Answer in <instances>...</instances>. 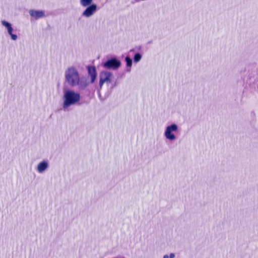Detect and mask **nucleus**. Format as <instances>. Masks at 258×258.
Wrapping results in <instances>:
<instances>
[{"label":"nucleus","mask_w":258,"mask_h":258,"mask_svg":"<svg viewBox=\"0 0 258 258\" xmlns=\"http://www.w3.org/2000/svg\"><path fill=\"white\" fill-rule=\"evenodd\" d=\"M49 167V161L47 160H43L38 163L36 167V170L38 173L42 174L47 170Z\"/></svg>","instance_id":"obj_7"},{"label":"nucleus","mask_w":258,"mask_h":258,"mask_svg":"<svg viewBox=\"0 0 258 258\" xmlns=\"http://www.w3.org/2000/svg\"><path fill=\"white\" fill-rule=\"evenodd\" d=\"M88 72L89 76L91 78V82L94 83L97 76L96 70L95 67L89 66L88 67Z\"/></svg>","instance_id":"obj_9"},{"label":"nucleus","mask_w":258,"mask_h":258,"mask_svg":"<svg viewBox=\"0 0 258 258\" xmlns=\"http://www.w3.org/2000/svg\"><path fill=\"white\" fill-rule=\"evenodd\" d=\"M1 24L4 27H5V29L7 30L8 33L11 31H14V30L12 27V24L8 21H6L5 20H2L1 21Z\"/></svg>","instance_id":"obj_10"},{"label":"nucleus","mask_w":258,"mask_h":258,"mask_svg":"<svg viewBox=\"0 0 258 258\" xmlns=\"http://www.w3.org/2000/svg\"><path fill=\"white\" fill-rule=\"evenodd\" d=\"M81 99L79 93L75 91L67 89L63 90L62 96L61 106L64 110H68L71 106L77 104Z\"/></svg>","instance_id":"obj_2"},{"label":"nucleus","mask_w":258,"mask_h":258,"mask_svg":"<svg viewBox=\"0 0 258 258\" xmlns=\"http://www.w3.org/2000/svg\"><path fill=\"white\" fill-rule=\"evenodd\" d=\"M142 55L139 53H136L134 57V60L135 62H138L141 60Z\"/></svg>","instance_id":"obj_12"},{"label":"nucleus","mask_w":258,"mask_h":258,"mask_svg":"<svg viewBox=\"0 0 258 258\" xmlns=\"http://www.w3.org/2000/svg\"><path fill=\"white\" fill-rule=\"evenodd\" d=\"M175 254L173 253H171L169 255L165 254L163 256V258H174Z\"/></svg>","instance_id":"obj_15"},{"label":"nucleus","mask_w":258,"mask_h":258,"mask_svg":"<svg viewBox=\"0 0 258 258\" xmlns=\"http://www.w3.org/2000/svg\"><path fill=\"white\" fill-rule=\"evenodd\" d=\"M86 8V9L82 14V16L85 18L92 17L97 11V6L95 4H92Z\"/></svg>","instance_id":"obj_6"},{"label":"nucleus","mask_w":258,"mask_h":258,"mask_svg":"<svg viewBox=\"0 0 258 258\" xmlns=\"http://www.w3.org/2000/svg\"><path fill=\"white\" fill-rule=\"evenodd\" d=\"M127 71L128 72H130V69H127Z\"/></svg>","instance_id":"obj_16"},{"label":"nucleus","mask_w":258,"mask_h":258,"mask_svg":"<svg viewBox=\"0 0 258 258\" xmlns=\"http://www.w3.org/2000/svg\"><path fill=\"white\" fill-rule=\"evenodd\" d=\"M102 66L105 69L116 70L120 67L121 62L116 57H112L104 62Z\"/></svg>","instance_id":"obj_5"},{"label":"nucleus","mask_w":258,"mask_h":258,"mask_svg":"<svg viewBox=\"0 0 258 258\" xmlns=\"http://www.w3.org/2000/svg\"><path fill=\"white\" fill-rule=\"evenodd\" d=\"M30 16L37 20L45 17V12L43 11L31 9L29 11Z\"/></svg>","instance_id":"obj_8"},{"label":"nucleus","mask_w":258,"mask_h":258,"mask_svg":"<svg viewBox=\"0 0 258 258\" xmlns=\"http://www.w3.org/2000/svg\"><path fill=\"white\" fill-rule=\"evenodd\" d=\"M93 0H80V4L83 7H87L92 4Z\"/></svg>","instance_id":"obj_11"},{"label":"nucleus","mask_w":258,"mask_h":258,"mask_svg":"<svg viewBox=\"0 0 258 258\" xmlns=\"http://www.w3.org/2000/svg\"><path fill=\"white\" fill-rule=\"evenodd\" d=\"M177 130V125L175 124H172L166 127L164 136L166 139L172 141L176 139V135L174 133Z\"/></svg>","instance_id":"obj_4"},{"label":"nucleus","mask_w":258,"mask_h":258,"mask_svg":"<svg viewBox=\"0 0 258 258\" xmlns=\"http://www.w3.org/2000/svg\"><path fill=\"white\" fill-rule=\"evenodd\" d=\"M64 75L66 83L71 87H78L79 90H83L88 85L87 80L81 77L79 71L75 67H68Z\"/></svg>","instance_id":"obj_1"},{"label":"nucleus","mask_w":258,"mask_h":258,"mask_svg":"<svg viewBox=\"0 0 258 258\" xmlns=\"http://www.w3.org/2000/svg\"><path fill=\"white\" fill-rule=\"evenodd\" d=\"M113 79V75L108 71H102L99 74V86L102 88L105 83L109 84L112 83Z\"/></svg>","instance_id":"obj_3"},{"label":"nucleus","mask_w":258,"mask_h":258,"mask_svg":"<svg viewBox=\"0 0 258 258\" xmlns=\"http://www.w3.org/2000/svg\"><path fill=\"white\" fill-rule=\"evenodd\" d=\"M8 34L10 36L11 40L16 41L18 39V36L17 34L14 33V31H11Z\"/></svg>","instance_id":"obj_13"},{"label":"nucleus","mask_w":258,"mask_h":258,"mask_svg":"<svg viewBox=\"0 0 258 258\" xmlns=\"http://www.w3.org/2000/svg\"><path fill=\"white\" fill-rule=\"evenodd\" d=\"M125 60L126 61L127 67L131 68L132 66V59L129 56H126L125 58Z\"/></svg>","instance_id":"obj_14"}]
</instances>
